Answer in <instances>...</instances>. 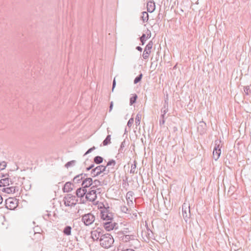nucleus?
<instances>
[{
  "instance_id": "1",
  "label": "nucleus",
  "mask_w": 251,
  "mask_h": 251,
  "mask_svg": "<svg viewBox=\"0 0 251 251\" xmlns=\"http://www.w3.org/2000/svg\"><path fill=\"white\" fill-rule=\"evenodd\" d=\"M94 167V164L92 162L90 166L87 167L86 168L87 171L92 169L91 171V176L92 177H95L100 174L101 173L108 174L109 172V170H107L106 167L104 166L99 165L93 169Z\"/></svg>"
},
{
  "instance_id": "2",
  "label": "nucleus",
  "mask_w": 251,
  "mask_h": 251,
  "mask_svg": "<svg viewBox=\"0 0 251 251\" xmlns=\"http://www.w3.org/2000/svg\"><path fill=\"white\" fill-rule=\"evenodd\" d=\"M114 242L113 237L109 233H105L100 240V245L103 248H110Z\"/></svg>"
},
{
  "instance_id": "3",
  "label": "nucleus",
  "mask_w": 251,
  "mask_h": 251,
  "mask_svg": "<svg viewBox=\"0 0 251 251\" xmlns=\"http://www.w3.org/2000/svg\"><path fill=\"white\" fill-rule=\"evenodd\" d=\"M105 231L103 229L100 228H97L96 229L92 230L91 232V237L94 241H99L102 238L105 234Z\"/></svg>"
},
{
  "instance_id": "4",
  "label": "nucleus",
  "mask_w": 251,
  "mask_h": 251,
  "mask_svg": "<svg viewBox=\"0 0 251 251\" xmlns=\"http://www.w3.org/2000/svg\"><path fill=\"white\" fill-rule=\"evenodd\" d=\"M63 201L66 206H72L76 204L77 200L75 196L69 194L64 197Z\"/></svg>"
},
{
  "instance_id": "5",
  "label": "nucleus",
  "mask_w": 251,
  "mask_h": 251,
  "mask_svg": "<svg viewBox=\"0 0 251 251\" xmlns=\"http://www.w3.org/2000/svg\"><path fill=\"white\" fill-rule=\"evenodd\" d=\"M95 220V216L91 213L85 214L82 216L81 221L86 226L92 225Z\"/></svg>"
},
{
  "instance_id": "6",
  "label": "nucleus",
  "mask_w": 251,
  "mask_h": 251,
  "mask_svg": "<svg viewBox=\"0 0 251 251\" xmlns=\"http://www.w3.org/2000/svg\"><path fill=\"white\" fill-rule=\"evenodd\" d=\"M5 204L7 208L14 209L18 205L17 199L8 198L5 201Z\"/></svg>"
},
{
  "instance_id": "7",
  "label": "nucleus",
  "mask_w": 251,
  "mask_h": 251,
  "mask_svg": "<svg viewBox=\"0 0 251 251\" xmlns=\"http://www.w3.org/2000/svg\"><path fill=\"white\" fill-rule=\"evenodd\" d=\"M182 211L183 218L185 221H187V219L190 217V206H187L185 203H184L182 206Z\"/></svg>"
},
{
  "instance_id": "8",
  "label": "nucleus",
  "mask_w": 251,
  "mask_h": 251,
  "mask_svg": "<svg viewBox=\"0 0 251 251\" xmlns=\"http://www.w3.org/2000/svg\"><path fill=\"white\" fill-rule=\"evenodd\" d=\"M97 198L96 191H94L93 189H91L88 193H86V199L90 201H94L97 199Z\"/></svg>"
},
{
  "instance_id": "9",
  "label": "nucleus",
  "mask_w": 251,
  "mask_h": 251,
  "mask_svg": "<svg viewBox=\"0 0 251 251\" xmlns=\"http://www.w3.org/2000/svg\"><path fill=\"white\" fill-rule=\"evenodd\" d=\"M101 219L106 221H111L112 219V215L110 213H108L107 209L101 211L100 213Z\"/></svg>"
},
{
  "instance_id": "10",
  "label": "nucleus",
  "mask_w": 251,
  "mask_h": 251,
  "mask_svg": "<svg viewBox=\"0 0 251 251\" xmlns=\"http://www.w3.org/2000/svg\"><path fill=\"white\" fill-rule=\"evenodd\" d=\"M117 226V224L115 222L112 223L111 221L103 223V226L107 231L113 230L115 228H116Z\"/></svg>"
},
{
  "instance_id": "11",
  "label": "nucleus",
  "mask_w": 251,
  "mask_h": 251,
  "mask_svg": "<svg viewBox=\"0 0 251 251\" xmlns=\"http://www.w3.org/2000/svg\"><path fill=\"white\" fill-rule=\"evenodd\" d=\"M141 119V115L139 113L137 114V115L136 116V118H135L136 127L134 130L136 136H138V134L136 133V130L137 129L138 130V133L140 134V124Z\"/></svg>"
},
{
  "instance_id": "12",
  "label": "nucleus",
  "mask_w": 251,
  "mask_h": 251,
  "mask_svg": "<svg viewBox=\"0 0 251 251\" xmlns=\"http://www.w3.org/2000/svg\"><path fill=\"white\" fill-rule=\"evenodd\" d=\"M13 183L11 179L8 177L2 178L0 180V187L8 186L10 185H12Z\"/></svg>"
},
{
  "instance_id": "13",
  "label": "nucleus",
  "mask_w": 251,
  "mask_h": 251,
  "mask_svg": "<svg viewBox=\"0 0 251 251\" xmlns=\"http://www.w3.org/2000/svg\"><path fill=\"white\" fill-rule=\"evenodd\" d=\"M152 47V44L151 43H149L146 47L144 52H143V56L144 58H147L148 57L149 54L151 52V50Z\"/></svg>"
},
{
  "instance_id": "14",
  "label": "nucleus",
  "mask_w": 251,
  "mask_h": 251,
  "mask_svg": "<svg viewBox=\"0 0 251 251\" xmlns=\"http://www.w3.org/2000/svg\"><path fill=\"white\" fill-rule=\"evenodd\" d=\"M93 180L90 177L84 178L82 183V186L83 188H88L90 186H92Z\"/></svg>"
},
{
  "instance_id": "15",
  "label": "nucleus",
  "mask_w": 251,
  "mask_h": 251,
  "mask_svg": "<svg viewBox=\"0 0 251 251\" xmlns=\"http://www.w3.org/2000/svg\"><path fill=\"white\" fill-rule=\"evenodd\" d=\"M87 191L85 188H79L76 191V195L78 198H82L86 195Z\"/></svg>"
},
{
  "instance_id": "16",
  "label": "nucleus",
  "mask_w": 251,
  "mask_h": 251,
  "mask_svg": "<svg viewBox=\"0 0 251 251\" xmlns=\"http://www.w3.org/2000/svg\"><path fill=\"white\" fill-rule=\"evenodd\" d=\"M86 176L87 174H86L82 173L78 175L74 178V182L77 183H80L81 180H82L83 179H84L85 177Z\"/></svg>"
},
{
  "instance_id": "17",
  "label": "nucleus",
  "mask_w": 251,
  "mask_h": 251,
  "mask_svg": "<svg viewBox=\"0 0 251 251\" xmlns=\"http://www.w3.org/2000/svg\"><path fill=\"white\" fill-rule=\"evenodd\" d=\"M2 192L7 194L14 193L16 191V187L11 186L8 187H4L1 190Z\"/></svg>"
},
{
  "instance_id": "18",
  "label": "nucleus",
  "mask_w": 251,
  "mask_h": 251,
  "mask_svg": "<svg viewBox=\"0 0 251 251\" xmlns=\"http://www.w3.org/2000/svg\"><path fill=\"white\" fill-rule=\"evenodd\" d=\"M134 237L133 235H126L121 237V240L124 242H130L131 239Z\"/></svg>"
},
{
  "instance_id": "19",
  "label": "nucleus",
  "mask_w": 251,
  "mask_h": 251,
  "mask_svg": "<svg viewBox=\"0 0 251 251\" xmlns=\"http://www.w3.org/2000/svg\"><path fill=\"white\" fill-rule=\"evenodd\" d=\"M63 189L64 192H71L73 190V188L72 187V183L69 182H66L65 184Z\"/></svg>"
},
{
  "instance_id": "20",
  "label": "nucleus",
  "mask_w": 251,
  "mask_h": 251,
  "mask_svg": "<svg viewBox=\"0 0 251 251\" xmlns=\"http://www.w3.org/2000/svg\"><path fill=\"white\" fill-rule=\"evenodd\" d=\"M130 245L134 248H137L140 245V242L137 239H135L134 237L131 239Z\"/></svg>"
},
{
  "instance_id": "21",
  "label": "nucleus",
  "mask_w": 251,
  "mask_h": 251,
  "mask_svg": "<svg viewBox=\"0 0 251 251\" xmlns=\"http://www.w3.org/2000/svg\"><path fill=\"white\" fill-rule=\"evenodd\" d=\"M63 233L67 236H69L71 235L72 233V227L71 226H66L63 231Z\"/></svg>"
},
{
  "instance_id": "22",
  "label": "nucleus",
  "mask_w": 251,
  "mask_h": 251,
  "mask_svg": "<svg viewBox=\"0 0 251 251\" xmlns=\"http://www.w3.org/2000/svg\"><path fill=\"white\" fill-rule=\"evenodd\" d=\"M76 161L75 160H71L65 164V167L68 169L74 167L76 165Z\"/></svg>"
},
{
  "instance_id": "23",
  "label": "nucleus",
  "mask_w": 251,
  "mask_h": 251,
  "mask_svg": "<svg viewBox=\"0 0 251 251\" xmlns=\"http://www.w3.org/2000/svg\"><path fill=\"white\" fill-rule=\"evenodd\" d=\"M116 163L115 161L113 160H111L108 161L106 165V168L108 167V169L109 170V172L111 171L110 169H113V167L115 166Z\"/></svg>"
},
{
  "instance_id": "24",
  "label": "nucleus",
  "mask_w": 251,
  "mask_h": 251,
  "mask_svg": "<svg viewBox=\"0 0 251 251\" xmlns=\"http://www.w3.org/2000/svg\"><path fill=\"white\" fill-rule=\"evenodd\" d=\"M147 6L148 11H149L150 12H152L154 10V8H155L154 3H153L151 2H148L147 3Z\"/></svg>"
},
{
  "instance_id": "25",
  "label": "nucleus",
  "mask_w": 251,
  "mask_h": 251,
  "mask_svg": "<svg viewBox=\"0 0 251 251\" xmlns=\"http://www.w3.org/2000/svg\"><path fill=\"white\" fill-rule=\"evenodd\" d=\"M111 143V135H108L102 142L103 146H107Z\"/></svg>"
},
{
  "instance_id": "26",
  "label": "nucleus",
  "mask_w": 251,
  "mask_h": 251,
  "mask_svg": "<svg viewBox=\"0 0 251 251\" xmlns=\"http://www.w3.org/2000/svg\"><path fill=\"white\" fill-rule=\"evenodd\" d=\"M101 185V182L99 180L96 179L94 181H93V184L90 189H92L94 188H96L98 186Z\"/></svg>"
},
{
  "instance_id": "27",
  "label": "nucleus",
  "mask_w": 251,
  "mask_h": 251,
  "mask_svg": "<svg viewBox=\"0 0 251 251\" xmlns=\"http://www.w3.org/2000/svg\"><path fill=\"white\" fill-rule=\"evenodd\" d=\"M137 95L135 94H132V97L130 98L129 104L130 105H133L136 101L137 99Z\"/></svg>"
},
{
  "instance_id": "28",
  "label": "nucleus",
  "mask_w": 251,
  "mask_h": 251,
  "mask_svg": "<svg viewBox=\"0 0 251 251\" xmlns=\"http://www.w3.org/2000/svg\"><path fill=\"white\" fill-rule=\"evenodd\" d=\"M121 210L123 213H126V214H129L130 213V211L131 210L130 209L128 208L125 205H122L120 207Z\"/></svg>"
},
{
  "instance_id": "29",
  "label": "nucleus",
  "mask_w": 251,
  "mask_h": 251,
  "mask_svg": "<svg viewBox=\"0 0 251 251\" xmlns=\"http://www.w3.org/2000/svg\"><path fill=\"white\" fill-rule=\"evenodd\" d=\"M213 155L219 157L221 154V150L219 149V147L215 148L213 152Z\"/></svg>"
},
{
  "instance_id": "30",
  "label": "nucleus",
  "mask_w": 251,
  "mask_h": 251,
  "mask_svg": "<svg viewBox=\"0 0 251 251\" xmlns=\"http://www.w3.org/2000/svg\"><path fill=\"white\" fill-rule=\"evenodd\" d=\"M125 146H126V143H125V141H124L121 143L120 148L119 150V153H118L119 155H122L121 154V153H122L123 151L124 150Z\"/></svg>"
},
{
  "instance_id": "31",
  "label": "nucleus",
  "mask_w": 251,
  "mask_h": 251,
  "mask_svg": "<svg viewBox=\"0 0 251 251\" xmlns=\"http://www.w3.org/2000/svg\"><path fill=\"white\" fill-rule=\"evenodd\" d=\"M51 216L50 213L47 212L46 214H44L43 218L46 220H50V217Z\"/></svg>"
},
{
  "instance_id": "32",
  "label": "nucleus",
  "mask_w": 251,
  "mask_h": 251,
  "mask_svg": "<svg viewBox=\"0 0 251 251\" xmlns=\"http://www.w3.org/2000/svg\"><path fill=\"white\" fill-rule=\"evenodd\" d=\"M142 20L143 21L148 20V14L146 12H142Z\"/></svg>"
},
{
  "instance_id": "33",
  "label": "nucleus",
  "mask_w": 251,
  "mask_h": 251,
  "mask_svg": "<svg viewBox=\"0 0 251 251\" xmlns=\"http://www.w3.org/2000/svg\"><path fill=\"white\" fill-rule=\"evenodd\" d=\"M93 190L94 191H96V196H97L98 194L100 195L102 192V189L101 188H94Z\"/></svg>"
},
{
  "instance_id": "34",
  "label": "nucleus",
  "mask_w": 251,
  "mask_h": 251,
  "mask_svg": "<svg viewBox=\"0 0 251 251\" xmlns=\"http://www.w3.org/2000/svg\"><path fill=\"white\" fill-rule=\"evenodd\" d=\"M103 159V158H94V160L96 164H99L102 162Z\"/></svg>"
},
{
  "instance_id": "35",
  "label": "nucleus",
  "mask_w": 251,
  "mask_h": 251,
  "mask_svg": "<svg viewBox=\"0 0 251 251\" xmlns=\"http://www.w3.org/2000/svg\"><path fill=\"white\" fill-rule=\"evenodd\" d=\"M141 80V73H140L134 79V83L135 84L139 82Z\"/></svg>"
},
{
  "instance_id": "36",
  "label": "nucleus",
  "mask_w": 251,
  "mask_h": 251,
  "mask_svg": "<svg viewBox=\"0 0 251 251\" xmlns=\"http://www.w3.org/2000/svg\"><path fill=\"white\" fill-rule=\"evenodd\" d=\"M6 166V163L5 161H3L0 163V171L4 169Z\"/></svg>"
},
{
  "instance_id": "37",
  "label": "nucleus",
  "mask_w": 251,
  "mask_h": 251,
  "mask_svg": "<svg viewBox=\"0 0 251 251\" xmlns=\"http://www.w3.org/2000/svg\"><path fill=\"white\" fill-rule=\"evenodd\" d=\"M133 122H134V119L133 118H131L127 122V126H128V127H130L133 124Z\"/></svg>"
},
{
  "instance_id": "38",
  "label": "nucleus",
  "mask_w": 251,
  "mask_h": 251,
  "mask_svg": "<svg viewBox=\"0 0 251 251\" xmlns=\"http://www.w3.org/2000/svg\"><path fill=\"white\" fill-rule=\"evenodd\" d=\"M151 33L150 31H148L146 34H143L142 35V38H147L148 37H150L151 36Z\"/></svg>"
},
{
  "instance_id": "39",
  "label": "nucleus",
  "mask_w": 251,
  "mask_h": 251,
  "mask_svg": "<svg viewBox=\"0 0 251 251\" xmlns=\"http://www.w3.org/2000/svg\"><path fill=\"white\" fill-rule=\"evenodd\" d=\"M95 149H96V148L94 146L92 148L88 149L87 150V151L84 154V156H85V155H87V154L91 152L92 151H93Z\"/></svg>"
},
{
  "instance_id": "40",
  "label": "nucleus",
  "mask_w": 251,
  "mask_h": 251,
  "mask_svg": "<svg viewBox=\"0 0 251 251\" xmlns=\"http://www.w3.org/2000/svg\"><path fill=\"white\" fill-rule=\"evenodd\" d=\"M121 247H122V246L121 245L119 246V247L118 248V251L121 250V251H134V250H133V249H126L124 250L123 249H121Z\"/></svg>"
},
{
  "instance_id": "41",
  "label": "nucleus",
  "mask_w": 251,
  "mask_h": 251,
  "mask_svg": "<svg viewBox=\"0 0 251 251\" xmlns=\"http://www.w3.org/2000/svg\"><path fill=\"white\" fill-rule=\"evenodd\" d=\"M116 80H115V77L114 78V80H113V83H112V91H113L114 89L116 86Z\"/></svg>"
},
{
  "instance_id": "42",
  "label": "nucleus",
  "mask_w": 251,
  "mask_h": 251,
  "mask_svg": "<svg viewBox=\"0 0 251 251\" xmlns=\"http://www.w3.org/2000/svg\"><path fill=\"white\" fill-rule=\"evenodd\" d=\"M113 107V101H111L110 103V106H109V112H110L112 110Z\"/></svg>"
},
{
  "instance_id": "43",
  "label": "nucleus",
  "mask_w": 251,
  "mask_h": 251,
  "mask_svg": "<svg viewBox=\"0 0 251 251\" xmlns=\"http://www.w3.org/2000/svg\"><path fill=\"white\" fill-rule=\"evenodd\" d=\"M134 167H133V165H132V166H131V172H132L133 171V172H134V169H135V167H136V164H135V162L134 161Z\"/></svg>"
},
{
  "instance_id": "44",
  "label": "nucleus",
  "mask_w": 251,
  "mask_h": 251,
  "mask_svg": "<svg viewBox=\"0 0 251 251\" xmlns=\"http://www.w3.org/2000/svg\"><path fill=\"white\" fill-rule=\"evenodd\" d=\"M134 167H133V165H132V166H131V172H132L133 171V172H134V169H135V167H136V164H135V162L134 161Z\"/></svg>"
},
{
  "instance_id": "45",
  "label": "nucleus",
  "mask_w": 251,
  "mask_h": 251,
  "mask_svg": "<svg viewBox=\"0 0 251 251\" xmlns=\"http://www.w3.org/2000/svg\"><path fill=\"white\" fill-rule=\"evenodd\" d=\"M134 167H133V165H132V166H131V172H132L133 171V172H134V169H135V167H136V164H135V162L134 161Z\"/></svg>"
},
{
  "instance_id": "46",
  "label": "nucleus",
  "mask_w": 251,
  "mask_h": 251,
  "mask_svg": "<svg viewBox=\"0 0 251 251\" xmlns=\"http://www.w3.org/2000/svg\"><path fill=\"white\" fill-rule=\"evenodd\" d=\"M129 199H130V198H129V197H128V198H126V200H127V203H128V204H129L130 202L131 204H132V203H133V202H132V200H129Z\"/></svg>"
},
{
  "instance_id": "47",
  "label": "nucleus",
  "mask_w": 251,
  "mask_h": 251,
  "mask_svg": "<svg viewBox=\"0 0 251 251\" xmlns=\"http://www.w3.org/2000/svg\"><path fill=\"white\" fill-rule=\"evenodd\" d=\"M90 162V160L87 158L86 159V160L84 162V164L85 165H88L89 162Z\"/></svg>"
},
{
  "instance_id": "48",
  "label": "nucleus",
  "mask_w": 251,
  "mask_h": 251,
  "mask_svg": "<svg viewBox=\"0 0 251 251\" xmlns=\"http://www.w3.org/2000/svg\"><path fill=\"white\" fill-rule=\"evenodd\" d=\"M138 50L141 52V47L137 46L136 48Z\"/></svg>"
},
{
  "instance_id": "49",
  "label": "nucleus",
  "mask_w": 251,
  "mask_h": 251,
  "mask_svg": "<svg viewBox=\"0 0 251 251\" xmlns=\"http://www.w3.org/2000/svg\"><path fill=\"white\" fill-rule=\"evenodd\" d=\"M130 193H131V192H128L127 193V194H126V198H128V197H129V196H131V194H130Z\"/></svg>"
},
{
  "instance_id": "50",
  "label": "nucleus",
  "mask_w": 251,
  "mask_h": 251,
  "mask_svg": "<svg viewBox=\"0 0 251 251\" xmlns=\"http://www.w3.org/2000/svg\"><path fill=\"white\" fill-rule=\"evenodd\" d=\"M2 201H3L2 198L1 196V195H0V204H1L2 203Z\"/></svg>"
},
{
  "instance_id": "51",
  "label": "nucleus",
  "mask_w": 251,
  "mask_h": 251,
  "mask_svg": "<svg viewBox=\"0 0 251 251\" xmlns=\"http://www.w3.org/2000/svg\"><path fill=\"white\" fill-rule=\"evenodd\" d=\"M4 175H2V174H1V173H0V177H4Z\"/></svg>"
},
{
  "instance_id": "52",
  "label": "nucleus",
  "mask_w": 251,
  "mask_h": 251,
  "mask_svg": "<svg viewBox=\"0 0 251 251\" xmlns=\"http://www.w3.org/2000/svg\"><path fill=\"white\" fill-rule=\"evenodd\" d=\"M133 215L135 217H137V214L136 213H133Z\"/></svg>"
},
{
  "instance_id": "53",
  "label": "nucleus",
  "mask_w": 251,
  "mask_h": 251,
  "mask_svg": "<svg viewBox=\"0 0 251 251\" xmlns=\"http://www.w3.org/2000/svg\"><path fill=\"white\" fill-rule=\"evenodd\" d=\"M107 130L108 133H109V132H110V130H109V128H107Z\"/></svg>"
},
{
  "instance_id": "54",
  "label": "nucleus",
  "mask_w": 251,
  "mask_h": 251,
  "mask_svg": "<svg viewBox=\"0 0 251 251\" xmlns=\"http://www.w3.org/2000/svg\"><path fill=\"white\" fill-rule=\"evenodd\" d=\"M138 39L141 42V37H139Z\"/></svg>"
},
{
  "instance_id": "55",
  "label": "nucleus",
  "mask_w": 251,
  "mask_h": 251,
  "mask_svg": "<svg viewBox=\"0 0 251 251\" xmlns=\"http://www.w3.org/2000/svg\"><path fill=\"white\" fill-rule=\"evenodd\" d=\"M218 158H215V161H217V159H218Z\"/></svg>"
},
{
  "instance_id": "56",
  "label": "nucleus",
  "mask_w": 251,
  "mask_h": 251,
  "mask_svg": "<svg viewBox=\"0 0 251 251\" xmlns=\"http://www.w3.org/2000/svg\"><path fill=\"white\" fill-rule=\"evenodd\" d=\"M96 157H100V156H99V155H97V156H96Z\"/></svg>"
}]
</instances>
